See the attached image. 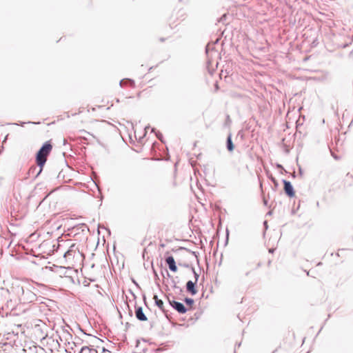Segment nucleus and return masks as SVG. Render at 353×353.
Instances as JSON below:
<instances>
[{
	"mask_svg": "<svg viewBox=\"0 0 353 353\" xmlns=\"http://www.w3.org/2000/svg\"><path fill=\"white\" fill-rule=\"evenodd\" d=\"M227 148H228V150L230 152L233 151V150H234V146L232 141L231 135H229L227 139Z\"/></svg>",
	"mask_w": 353,
	"mask_h": 353,
	"instance_id": "10",
	"label": "nucleus"
},
{
	"mask_svg": "<svg viewBox=\"0 0 353 353\" xmlns=\"http://www.w3.org/2000/svg\"><path fill=\"white\" fill-rule=\"evenodd\" d=\"M194 273L195 276V281L192 282L191 281H189L186 284V288L188 292L191 293L192 295H194L197 293V290L195 289L194 285L195 283L197 282L199 278V274L196 272H194Z\"/></svg>",
	"mask_w": 353,
	"mask_h": 353,
	"instance_id": "4",
	"label": "nucleus"
},
{
	"mask_svg": "<svg viewBox=\"0 0 353 353\" xmlns=\"http://www.w3.org/2000/svg\"><path fill=\"white\" fill-rule=\"evenodd\" d=\"M135 315L136 317L141 321H145L148 319L141 307H137L136 309Z\"/></svg>",
	"mask_w": 353,
	"mask_h": 353,
	"instance_id": "8",
	"label": "nucleus"
},
{
	"mask_svg": "<svg viewBox=\"0 0 353 353\" xmlns=\"http://www.w3.org/2000/svg\"><path fill=\"white\" fill-rule=\"evenodd\" d=\"M284 190L288 196L290 197H294L295 196V192L294 191L293 187L290 181H284Z\"/></svg>",
	"mask_w": 353,
	"mask_h": 353,
	"instance_id": "5",
	"label": "nucleus"
},
{
	"mask_svg": "<svg viewBox=\"0 0 353 353\" xmlns=\"http://www.w3.org/2000/svg\"><path fill=\"white\" fill-rule=\"evenodd\" d=\"M170 303L176 310H177L181 314H184L187 311V309L181 303L175 301H170Z\"/></svg>",
	"mask_w": 353,
	"mask_h": 353,
	"instance_id": "6",
	"label": "nucleus"
},
{
	"mask_svg": "<svg viewBox=\"0 0 353 353\" xmlns=\"http://www.w3.org/2000/svg\"><path fill=\"white\" fill-rule=\"evenodd\" d=\"M12 333H13L14 335H18V332H14V330H12Z\"/></svg>",
	"mask_w": 353,
	"mask_h": 353,
	"instance_id": "15",
	"label": "nucleus"
},
{
	"mask_svg": "<svg viewBox=\"0 0 353 353\" xmlns=\"http://www.w3.org/2000/svg\"><path fill=\"white\" fill-rule=\"evenodd\" d=\"M123 85H130L133 87L134 85V82L131 79H124L121 81Z\"/></svg>",
	"mask_w": 353,
	"mask_h": 353,
	"instance_id": "12",
	"label": "nucleus"
},
{
	"mask_svg": "<svg viewBox=\"0 0 353 353\" xmlns=\"http://www.w3.org/2000/svg\"><path fill=\"white\" fill-rule=\"evenodd\" d=\"M79 353H98L97 350L90 346H84Z\"/></svg>",
	"mask_w": 353,
	"mask_h": 353,
	"instance_id": "9",
	"label": "nucleus"
},
{
	"mask_svg": "<svg viewBox=\"0 0 353 353\" xmlns=\"http://www.w3.org/2000/svg\"><path fill=\"white\" fill-rule=\"evenodd\" d=\"M70 270L65 269V268L62 267H57L54 268V270H52V268H48V267H46L43 269V271L48 276V277L52 279H54L57 276H59L60 278H71V276H68L66 275L67 272Z\"/></svg>",
	"mask_w": 353,
	"mask_h": 353,
	"instance_id": "3",
	"label": "nucleus"
},
{
	"mask_svg": "<svg viewBox=\"0 0 353 353\" xmlns=\"http://www.w3.org/2000/svg\"><path fill=\"white\" fill-rule=\"evenodd\" d=\"M165 262L168 264L170 270L173 272H176L178 270V268L176 265V262L174 261V259L172 256H170L166 258Z\"/></svg>",
	"mask_w": 353,
	"mask_h": 353,
	"instance_id": "7",
	"label": "nucleus"
},
{
	"mask_svg": "<svg viewBox=\"0 0 353 353\" xmlns=\"http://www.w3.org/2000/svg\"><path fill=\"white\" fill-rule=\"evenodd\" d=\"M52 150V145L51 144L50 141H46L38 151L36 156V162L37 164L40 167V172L42 170V168L47 161V157L51 152Z\"/></svg>",
	"mask_w": 353,
	"mask_h": 353,
	"instance_id": "2",
	"label": "nucleus"
},
{
	"mask_svg": "<svg viewBox=\"0 0 353 353\" xmlns=\"http://www.w3.org/2000/svg\"><path fill=\"white\" fill-rule=\"evenodd\" d=\"M156 305L161 309L163 310V302L162 300L159 299L157 296H154Z\"/></svg>",
	"mask_w": 353,
	"mask_h": 353,
	"instance_id": "11",
	"label": "nucleus"
},
{
	"mask_svg": "<svg viewBox=\"0 0 353 353\" xmlns=\"http://www.w3.org/2000/svg\"><path fill=\"white\" fill-rule=\"evenodd\" d=\"M66 264L72 268H80L83 265L84 254L80 252L78 245L72 244L64 254Z\"/></svg>",
	"mask_w": 353,
	"mask_h": 353,
	"instance_id": "1",
	"label": "nucleus"
},
{
	"mask_svg": "<svg viewBox=\"0 0 353 353\" xmlns=\"http://www.w3.org/2000/svg\"><path fill=\"white\" fill-rule=\"evenodd\" d=\"M17 327L18 328H20L21 333H24V332H25V331L23 330V329L21 327V325H17Z\"/></svg>",
	"mask_w": 353,
	"mask_h": 353,
	"instance_id": "14",
	"label": "nucleus"
},
{
	"mask_svg": "<svg viewBox=\"0 0 353 353\" xmlns=\"http://www.w3.org/2000/svg\"><path fill=\"white\" fill-rule=\"evenodd\" d=\"M185 302H186L187 305L189 306V309H191L192 305L194 303L193 299L187 298V299H185Z\"/></svg>",
	"mask_w": 353,
	"mask_h": 353,
	"instance_id": "13",
	"label": "nucleus"
}]
</instances>
